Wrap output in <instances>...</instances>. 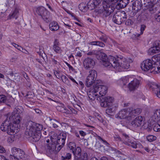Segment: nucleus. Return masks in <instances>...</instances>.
Returning a JSON list of instances; mask_svg holds the SVG:
<instances>
[{
  "mask_svg": "<svg viewBox=\"0 0 160 160\" xmlns=\"http://www.w3.org/2000/svg\"><path fill=\"white\" fill-rule=\"evenodd\" d=\"M26 125V129L25 134L26 137L31 141H38L41 138V131L43 128L42 125L31 121L27 122Z\"/></svg>",
  "mask_w": 160,
  "mask_h": 160,
  "instance_id": "nucleus-1",
  "label": "nucleus"
},
{
  "mask_svg": "<svg viewBox=\"0 0 160 160\" xmlns=\"http://www.w3.org/2000/svg\"><path fill=\"white\" fill-rule=\"evenodd\" d=\"M100 81H96L92 87H91L88 92L89 98L94 100L96 98L105 95L107 92L108 88L102 85Z\"/></svg>",
  "mask_w": 160,
  "mask_h": 160,
  "instance_id": "nucleus-2",
  "label": "nucleus"
},
{
  "mask_svg": "<svg viewBox=\"0 0 160 160\" xmlns=\"http://www.w3.org/2000/svg\"><path fill=\"white\" fill-rule=\"evenodd\" d=\"M110 61L113 62L112 67L119 72L123 71L124 69L128 68L130 63L132 62L131 59L125 58L120 55L117 56L115 58H112Z\"/></svg>",
  "mask_w": 160,
  "mask_h": 160,
  "instance_id": "nucleus-3",
  "label": "nucleus"
},
{
  "mask_svg": "<svg viewBox=\"0 0 160 160\" xmlns=\"http://www.w3.org/2000/svg\"><path fill=\"white\" fill-rule=\"evenodd\" d=\"M11 116L9 118H7L2 123L0 128L3 132H7L9 135H12L14 133H16L18 132V129L13 127V124L12 123L11 119Z\"/></svg>",
  "mask_w": 160,
  "mask_h": 160,
  "instance_id": "nucleus-4",
  "label": "nucleus"
},
{
  "mask_svg": "<svg viewBox=\"0 0 160 160\" xmlns=\"http://www.w3.org/2000/svg\"><path fill=\"white\" fill-rule=\"evenodd\" d=\"M127 18V16L125 11H119L114 15L112 20L115 23L120 25L125 21Z\"/></svg>",
  "mask_w": 160,
  "mask_h": 160,
  "instance_id": "nucleus-5",
  "label": "nucleus"
},
{
  "mask_svg": "<svg viewBox=\"0 0 160 160\" xmlns=\"http://www.w3.org/2000/svg\"><path fill=\"white\" fill-rule=\"evenodd\" d=\"M65 144V141L63 140L60 139V138H58L56 144L52 143L49 144L48 146V148L49 152L52 153L54 152L57 146V150L58 151H59L63 147Z\"/></svg>",
  "mask_w": 160,
  "mask_h": 160,
  "instance_id": "nucleus-6",
  "label": "nucleus"
},
{
  "mask_svg": "<svg viewBox=\"0 0 160 160\" xmlns=\"http://www.w3.org/2000/svg\"><path fill=\"white\" fill-rule=\"evenodd\" d=\"M36 12L46 22H48L51 20L49 17V13L43 7L38 8Z\"/></svg>",
  "mask_w": 160,
  "mask_h": 160,
  "instance_id": "nucleus-7",
  "label": "nucleus"
},
{
  "mask_svg": "<svg viewBox=\"0 0 160 160\" xmlns=\"http://www.w3.org/2000/svg\"><path fill=\"white\" fill-rule=\"evenodd\" d=\"M89 74L87 77L86 81V85L87 87H89L94 82L95 83V81L97 76V72L94 70H92L89 71Z\"/></svg>",
  "mask_w": 160,
  "mask_h": 160,
  "instance_id": "nucleus-8",
  "label": "nucleus"
},
{
  "mask_svg": "<svg viewBox=\"0 0 160 160\" xmlns=\"http://www.w3.org/2000/svg\"><path fill=\"white\" fill-rule=\"evenodd\" d=\"M100 58L102 61V63L105 67H112V64L113 62H111V59L112 58H115L113 56H109L108 59L107 58V57L106 54L104 53H102L100 55Z\"/></svg>",
  "mask_w": 160,
  "mask_h": 160,
  "instance_id": "nucleus-9",
  "label": "nucleus"
},
{
  "mask_svg": "<svg viewBox=\"0 0 160 160\" xmlns=\"http://www.w3.org/2000/svg\"><path fill=\"white\" fill-rule=\"evenodd\" d=\"M145 118L141 116L137 117L131 123V125L134 128L140 127L144 125Z\"/></svg>",
  "mask_w": 160,
  "mask_h": 160,
  "instance_id": "nucleus-10",
  "label": "nucleus"
},
{
  "mask_svg": "<svg viewBox=\"0 0 160 160\" xmlns=\"http://www.w3.org/2000/svg\"><path fill=\"white\" fill-rule=\"evenodd\" d=\"M103 5V8L104 10L103 12V14L104 16L107 17L109 15L114 11L115 8L114 7L111 6L106 2H104Z\"/></svg>",
  "mask_w": 160,
  "mask_h": 160,
  "instance_id": "nucleus-11",
  "label": "nucleus"
},
{
  "mask_svg": "<svg viewBox=\"0 0 160 160\" xmlns=\"http://www.w3.org/2000/svg\"><path fill=\"white\" fill-rule=\"evenodd\" d=\"M101 99L100 104L102 107H107L108 106L113 105L112 102L113 98L111 97L107 96L102 97Z\"/></svg>",
  "mask_w": 160,
  "mask_h": 160,
  "instance_id": "nucleus-12",
  "label": "nucleus"
},
{
  "mask_svg": "<svg viewBox=\"0 0 160 160\" xmlns=\"http://www.w3.org/2000/svg\"><path fill=\"white\" fill-rule=\"evenodd\" d=\"M153 64L150 59H147L144 61L141 64L142 69L145 71H148L151 69Z\"/></svg>",
  "mask_w": 160,
  "mask_h": 160,
  "instance_id": "nucleus-13",
  "label": "nucleus"
},
{
  "mask_svg": "<svg viewBox=\"0 0 160 160\" xmlns=\"http://www.w3.org/2000/svg\"><path fill=\"white\" fill-rule=\"evenodd\" d=\"M18 113H12L11 114H8V115L7 118H8L10 116H11V121L12 119V121L14 123L16 124H19L22 120V118L20 117V115L18 114L19 113H20L22 112L17 111Z\"/></svg>",
  "mask_w": 160,
  "mask_h": 160,
  "instance_id": "nucleus-14",
  "label": "nucleus"
},
{
  "mask_svg": "<svg viewBox=\"0 0 160 160\" xmlns=\"http://www.w3.org/2000/svg\"><path fill=\"white\" fill-rule=\"evenodd\" d=\"M150 90H152L153 93L156 94L157 97L160 98V86L155 82H151L148 85Z\"/></svg>",
  "mask_w": 160,
  "mask_h": 160,
  "instance_id": "nucleus-15",
  "label": "nucleus"
},
{
  "mask_svg": "<svg viewBox=\"0 0 160 160\" xmlns=\"http://www.w3.org/2000/svg\"><path fill=\"white\" fill-rule=\"evenodd\" d=\"M83 64L84 68L87 69L92 68L95 65V62L92 58L87 57L83 61Z\"/></svg>",
  "mask_w": 160,
  "mask_h": 160,
  "instance_id": "nucleus-16",
  "label": "nucleus"
},
{
  "mask_svg": "<svg viewBox=\"0 0 160 160\" xmlns=\"http://www.w3.org/2000/svg\"><path fill=\"white\" fill-rule=\"evenodd\" d=\"M149 52L154 54L160 52V41L156 40L153 43V47L150 48Z\"/></svg>",
  "mask_w": 160,
  "mask_h": 160,
  "instance_id": "nucleus-17",
  "label": "nucleus"
},
{
  "mask_svg": "<svg viewBox=\"0 0 160 160\" xmlns=\"http://www.w3.org/2000/svg\"><path fill=\"white\" fill-rule=\"evenodd\" d=\"M129 116V111H128L126 109H123L119 111L116 115V117L121 119L127 118L128 120H130L128 118Z\"/></svg>",
  "mask_w": 160,
  "mask_h": 160,
  "instance_id": "nucleus-18",
  "label": "nucleus"
},
{
  "mask_svg": "<svg viewBox=\"0 0 160 160\" xmlns=\"http://www.w3.org/2000/svg\"><path fill=\"white\" fill-rule=\"evenodd\" d=\"M140 84V81L137 79H134L129 83L128 87L130 90H133L138 88Z\"/></svg>",
  "mask_w": 160,
  "mask_h": 160,
  "instance_id": "nucleus-19",
  "label": "nucleus"
},
{
  "mask_svg": "<svg viewBox=\"0 0 160 160\" xmlns=\"http://www.w3.org/2000/svg\"><path fill=\"white\" fill-rule=\"evenodd\" d=\"M59 44L58 40L55 39L54 42L53 49L56 53L59 54L61 53L62 52L61 48L59 47Z\"/></svg>",
  "mask_w": 160,
  "mask_h": 160,
  "instance_id": "nucleus-20",
  "label": "nucleus"
},
{
  "mask_svg": "<svg viewBox=\"0 0 160 160\" xmlns=\"http://www.w3.org/2000/svg\"><path fill=\"white\" fill-rule=\"evenodd\" d=\"M20 11V10L18 8H15L14 10L9 15V18L11 19L14 18L17 19L19 16Z\"/></svg>",
  "mask_w": 160,
  "mask_h": 160,
  "instance_id": "nucleus-21",
  "label": "nucleus"
},
{
  "mask_svg": "<svg viewBox=\"0 0 160 160\" xmlns=\"http://www.w3.org/2000/svg\"><path fill=\"white\" fill-rule=\"evenodd\" d=\"M150 72L154 73H159L160 72V62H158L156 64L153 63Z\"/></svg>",
  "mask_w": 160,
  "mask_h": 160,
  "instance_id": "nucleus-22",
  "label": "nucleus"
},
{
  "mask_svg": "<svg viewBox=\"0 0 160 160\" xmlns=\"http://www.w3.org/2000/svg\"><path fill=\"white\" fill-rule=\"evenodd\" d=\"M72 152L74 156V160H79L81 153V150L80 148L79 147H77Z\"/></svg>",
  "mask_w": 160,
  "mask_h": 160,
  "instance_id": "nucleus-23",
  "label": "nucleus"
},
{
  "mask_svg": "<svg viewBox=\"0 0 160 160\" xmlns=\"http://www.w3.org/2000/svg\"><path fill=\"white\" fill-rule=\"evenodd\" d=\"M99 4L95 0H90L88 3V9L90 10H93Z\"/></svg>",
  "mask_w": 160,
  "mask_h": 160,
  "instance_id": "nucleus-24",
  "label": "nucleus"
},
{
  "mask_svg": "<svg viewBox=\"0 0 160 160\" xmlns=\"http://www.w3.org/2000/svg\"><path fill=\"white\" fill-rule=\"evenodd\" d=\"M141 110L139 108L132 109L131 111H129V115L130 116L128 117L129 119H131L132 118L134 117V116L137 114H139L141 112Z\"/></svg>",
  "mask_w": 160,
  "mask_h": 160,
  "instance_id": "nucleus-25",
  "label": "nucleus"
},
{
  "mask_svg": "<svg viewBox=\"0 0 160 160\" xmlns=\"http://www.w3.org/2000/svg\"><path fill=\"white\" fill-rule=\"evenodd\" d=\"M16 157H18V160L19 158L22 160H27L29 158V157L25 154V152L20 149L18 155H16Z\"/></svg>",
  "mask_w": 160,
  "mask_h": 160,
  "instance_id": "nucleus-26",
  "label": "nucleus"
},
{
  "mask_svg": "<svg viewBox=\"0 0 160 160\" xmlns=\"http://www.w3.org/2000/svg\"><path fill=\"white\" fill-rule=\"evenodd\" d=\"M49 27L50 30L53 31H57L59 28L58 23L54 21L50 23Z\"/></svg>",
  "mask_w": 160,
  "mask_h": 160,
  "instance_id": "nucleus-27",
  "label": "nucleus"
},
{
  "mask_svg": "<svg viewBox=\"0 0 160 160\" xmlns=\"http://www.w3.org/2000/svg\"><path fill=\"white\" fill-rule=\"evenodd\" d=\"M57 109L60 112L66 114H70L72 111L71 109H70V110H68L63 105H62L61 106H58L57 107Z\"/></svg>",
  "mask_w": 160,
  "mask_h": 160,
  "instance_id": "nucleus-28",
  "label": "nucleus"
},
{
  "mask_svg": "<svg viewBox=\"0 0 160 160\" xmlns=\"http://www.w3.org/2000/svg\"><path fill=\"white\" fill-rule=\"evenodd\" d=\"M108 108L106 110V113L109 115H111L116 110V107L113 105L108 106Z\"/></svg>",
  "mask_w": 160,
  "mask_h": 160,
  "instance_id": "nucleus-29",
  "label": "nucleus"
},
{
  "mask_svg": "<svg viewBox=\"0 0 160 160\" xmlns=\"http://www.w3.org/2000/svg\"><path fill=\"white\" fill-rule=\"evenodd\" d=\"M153 118L157 122L160 121V109H157L154 110Z\"/></svg>",
  "mask_w": 160,
  "mask_h": 160,
  "instance_id": "nucleus-30",
  "label": "nucleus"
},
{
  "mask_svg": "<svg viewBox=\"0 0 160 160\" xmlns=\"http://www.w3.org/2000/svg\"><path fill=\"white\" fill-rule=\"evenodd\" d=\"M122 135L124 137L123 140H122V142L126 145L129 146L130 143L132 141L130 140L128 136L126 133H123Z\"/></svg>",
  "mask_w": 160,
  "mask_h": 160,
  "instance_id": "nucleus-31",
  "label": "nucleus"
},
{
  "mask_svg": "<svg viewBox=\"0 0 160 160\" xmlns=\"http://www.w3.org/2000/svg\"><path fill=\"white\" fill-rule=\"evenodd\" d=\"M128 2V0H120L117 4V6L118 7L119 9L123 8L127 6Z\"/></svg>",
  "mask_w": 160,
  "mask_h": 160,
  "instance_id": "nucleus-32",
  "label": "nucleus"
},
{
  "mask_svg": "<svg viewBox=\"0 0 160 160\" xmlns=\"http://www.w3.org/2000/svg\"><path fill=\"white\" fill-rule=\"evenodd\" d=\"M79 10L82 12H86L88 9L87 4L83 2L81 3L78 6Z\"/></svg>",
  "mask_w": 160,
  "mask_h": 160,
  "instance_id": "nucleus-33",
  "label": "nucleus"
},
{
  "mask_svg": "<svg viewBox=\"0 0 160 160\" xmlns=\"http://www.w3.org/2000/svg\"><path fill=\"white\" fill-rule=\"evenodd\" d=\"M134 6L135 7H136V8H135L134 9L135 10L136 9V10L138 11L139 10H140L141 9V3L138 1H136L133 4ZM134 8V7H133Z\"/></svg>",
  "mask_w": 160,
  "mask_h": 160,
  "instance_id": "nucleus-34",
  "label": "nucleus"
},
{
  "mask_svg": "<svg viewBox=\"0 0 160 160\" xmlns=\"http://www.w3.org/2000/svg\"><path fill=\"white\" fill-rule=\"evenodd\" d=\"M151 60L155 64L158 62H160V53L153 56Z\"/></svg>",
  "mask_w": 160,
  "mask_h": 160,
  "instance_id": "nucleus-35",
  "label": "nucleus"
},
{
  "mask_svg": "<svg viewBox=\"0 0 160 160\" xmlns=\"http://www.w3.org/2000/svg\"><path fill=\"white\" fill-rule=\"evenodd\" d=\"M68 147L72 152L76 148V144L75 143L73 142H70L68 144Z\"/></svg>",
  "mask_w": 160,
  "mask_h": 160,
  "instance_id": "nucleus-36",
  "label": "nucleus"
},
{
  "mask_svg": "<svg viewBox=\"0 0 160 160\" xmlns=\"http://www.w3.org/2000/svg\"><path fill=\"white\" fill-rule=\"evenodd\" d=\"M52 62V64L54 65H57L59 63L58 61L59 59L58 57L54 56L53 57H52L51 58Z\"/></svg>",
  "mask_w": 160,
  "mask_h": 160,
  "instance_id": "nucleus-37",
  "label": "nucleus"
},
{
  "mask_svg": "<svg viewBox=\"0 0 160 160\" xmlns=\"http://www.w3.org/2000/svg\"><path fill=\"white\" fill-rule=\"evenodd\" d=\"M119 81L121 84H122L123 85H125L128 83V77H124L120 79Z\"/></svg>",
  "mask_w": 160,
  "mask_h": 160,
  "instance_id": "nucleus-38",
  "label": "nucleus"
},
{
  "mask_svg": "<svg viewBox=\"0 0 160 160\" xmlns=\"http://www.w3.org/2000/svg\"><path fill=\"white\" fill-rule=\"evenodd\" d=\"M147 140L150 142H152L156 139L157 138L156 136L152 135H149L147 137Z\"/></svg>",
  "mask_w": 160,
  "mask_h": 160,
  "instance_id": "nucleus-39",
  "label": "nucleus"
},
{
  "mask_svg": "<svg viewBox=\"0 0 160 160\" xmlns=\"http://www.w3.org/2000/svg\"><path fill=\"white\" fill-rule=\"evenodd\" d=\"M71 158V154L69 153H67L66 155H64V156H62L61 157L62 159L64 160L69 159Z\"/></svg>",
  "mask_w": 160,
  "mask_h": 160,
  "instance_id": "nucleus-40",
  "label": "nucleus"
},
{
  "mask_svg": "<svg viewBox=\"0 0 160 160\" xmlns=\"http://www.w3.org/2000/svg\"><path fill=\"white\" fill-rule=\"evenodd\" d=\"M96 137L98 139L102 141V142L107 146L108 147L109 146V144L108 142L102 139L100 136L97 135Z\"/></svg>",
  "mask_w": 160,
  "mask_h": 160,
  "instance_id": "nucleus-41",
  "label": "nucleus"
},
{
  "mask_svg": "<svg viewBox=\"0 0 160 160\" xmlns=\"http://www.w3.org/2000/svg\"><path fill=\"white\" fill-rule=\"evenodd\" d=\"M108 38L105 34H103L99 38V39L105 42H107Z\"/></svg>",
  "mask_w": 160,
  "mask_h": 160,
  "instance_id": "nucleus-42",
  "label": "nucleus"
},
{
  "mask_svg": "<svg viewBox=\"0 0 160 160\" xmlns=\"http://www.w3.org/2000/svg\"><path fill=\"white\" fill-rule=\"evenodd\" d=\"M153 130L155 132H159L160 131V124H156L153 128Z\"/></svg>",
  "mask_w": 160,
  "mask_h": 160,
  "instance_id": "nucleus-43",
  "label": "nucleus"
},
{
  "mask_svg": "<svg viewBox=\"0 0 160 160\" xmlns=\"http://www.w3.org/2000/svg\"><path fill=\"white\" fill-rule=\"evenodd\" d=\"M61 78L62 81L65 83H68L69 80L67 78L65 75H62L61 76Z\"/></svg>",
  "mask_w": 160,
  "mask_h": 160,
  "instance_id": "nucleus-44",
  "label": "nucleus"
},
{
  "mask_svg": "<svg viewBox=\"0 0 160 160\" xmlns=\"http://www.w3.org/2000/svg\"><path fill=\"white\" fill-rule=\"evenodd\" d=\"M88 154L86 153H83L81 157L80 160H88Z\"/></svg>",
  "mask_w": 160,
  "mask_h": 160,
  "instance_id": "nucleus-45",
  "label": "nucleus"
},
{
  "mask_svg": "<svg viewBox=\"0 0 160 160\" xmlns=\"http://www.w3.org/2000/svg\"><path fill=\"white\" fill-rule=\"evenodd\" d=\"M12 45L14 46L15 48H17L18 50L21 51L22 50H23V48L19 46L16 43H12Z\"/></svg>",
  "mask_w": 160,
  "mask_h": 160,
  "instance_id": "nucleus-46",
  "label": "nucleus"
},
{
  "mask_svg": "<svg viewBox=\"0 0 160 160\" xmlns=\"http://www.w3.org/2000/svg\"><path fill=\"white\" fill-rule=\"evenodd\" d=\"M130 146H131L132 148H137V143L136 141H132L130 143Z\"/></svg>",
  "mask_w": 160,
  "mask_h": 160,
  "instance_id": "nucleus-47",
  "label": "nucleus"
},
{
  "mask_svg": "<svg viewBox=\"0 0 160 160\" xmlns=\"http://www.w3.org/2000/svg\"><path fill=\"white\" fill-rule=\"evenodd\" d=\"M133 22L130 19H127L125 22V24L128 26H130L133 24Z\"/></svg>",
  "mask_w": 160,
  "mask_h": 160,
  "instance_id": "nucleus-48",
  "label": "nucleus"
},
{
  "mask_svg": "<svg viewBox=\"0 0 160 160\" xmlns=\"http://www.w3.org/2000/svg\"><path fill=\"white\" fill-rule=\"evenodd\" d=\"M6 98L5 95H0V103L2 102H4L6 101Z\"/></svg>",
  "mask_w": 160,
  "mask_h": 160,
  "instance_id": "nucleus-49",
  "label": "nucleus"
},
{
  "mask_svg": "<svg viewBox=\"0 0 160 160\" xmlns=\"http://www.w3.org/2000/svg\"><path fill=\"white\" fill-rule=\"evenodd\" d=\"M58 138H60V139L62 140H63L65 141V140L66 139V134L65 133H62L59 136H58Z\"/></svg>",
  "mask_w": 160,
  "mask_h": 160,
  "instance_id": "nucleus-50",
  "label": "nucleus"
},
{
  "mask_svg": "<svg viewBox=\"0 0 160 160\" xmlns=\"http://www.w3.org/2000/svg\"><path fill=\"white\" fill-rule=\"evenodd\" d=\"M113 138L116 141H122L121 140L120 137L118 135H115L114 136Z\"/></svg>",
  "mask_w": 160,
  "mask_h": 160,
  "instance_id": "nucleus-51",
  "label": "nucleus"
},
{
  "mask_svg": "<svg viewBox=\"0 0 160 160\" xmlns=\"http://www.w3.org/2000/svg\"><path fill=\"white\" fill-rule=\"evenodd\" d=\"M97 118L100 122L104 123V120L100 115H98L97 116Z\"/></svg>",
  "mask_w": 160,
  "mask_h": 160,
  "instance_id": "nucleus-52",
  "label": "nucleus"
},
{
  "mask_svg": "<svg viewBox=\"0 0 160 160\" xmlns=\"http://www.w3.org/2000/svg\"><path fill=\"white\" fill-rule=\"evenodd\" d=\"M146 28V26L144 24L142 25L141 26V34H142L143 33V31Z\"/></svg>",
  "mask_w": 160,
  "mask_h": 160,
  "instance_id": "nucleus-53",
  "label": "nucleus"
},
{
  "mask_svg": "<svg viewBox=\"0 0 160 160\" xmlns=\"http://www.w3.org/2000/svg\"><path fill=\"white\" fill-rule=\"evenodd\" d=\"M64 25L68 28H70L72 27V24L70 22L67 23L64 22Z\"/></svg>",
  "mask_w": 160,
  "mask_h": 160,
  "instance_id": "nucleus-54",
  "label": "nucleus"
},
{
  "mask_svg": "<svg viewBox=\"0 0 160 160\" xmlns=\"http://www.w3.org/2000/svg\"><path fill=\"white\" fill-rule=\"evenodd\" d=\"M154 18L155 19V20H156V21L158 22H160V15L157 14L155 15L154 16Z\"/></svg>",
  "mask_w": 160,
  "mask_h": 160,
  "instance_id": "nucleus-55",
  "label": "nucleus"
},
{
  "mask_svg": "<svg viewBox=\"0 0 160 160\" xmlns=\"http://www.w3.org/2000/svg\"><path fill=\"white\" fill-rule=\"evenodd\" d=\"M97 46H98L102 47H104L105 46V45L102 42L100 41H98Z\"/></svg>",
  "mask_w": 160,
  "mask_h": 160,
  "instance_id": "nucleus-56",
  "label": "nucleus"
},
{
  "mask_svg": "<svg viewBox=\"0 0 160 160\" xmlns=\"http://www.w3.org/2000/svg\"><path fill=\"white\" fill-rule=\"evenodd\" d=\"M68 78L70 79L72 82L76 83L77 84H78V83L75 80L72 76L70 75H68Z\"/></svg>",
  "mask_w": 160,
  "mask_h": 160,
  "instance_id": "nucleus-57",
  "label": "nucleus"
},
{
  "mask_svg": "<svg viewBox=\"0 0 160 160\" xmlns=\"http://www.w3.org/2000/svg\"><path fill=\"white\" fill-rule=\"evenodd\" d=\"M18 58L16 56L12 58L10 60V61L11 62H14L17 60Z\"/></svg>",
  "mask_w": 160,
  "mask_h": 160,
  "instance_id": "nucleus-58",
  "label": "nucleus"
},
{
  "mask_svg": "<svg viewBox=\"0 0 160 160\" xmlns=\"http://www.w3.org/2000/svg\"><path fill=\"white\" fill-rule=\"evenodd\" d=\"M5 151L4 148L2 146L0 145V153L4 152Z\"/></svg>",
  "mask_w": 160,
  "mask_h": 160,
  "instance_id": "nucleus-59",
  "label": "nucleus"
},
{
  "mask_svg": "<svg viewBox=\"0 0 160 160\" xmlns=\"http://www.w3.org/2000/svg\"><path fill=\"white\" fill-rule=\"evenodd\" d=\"M108 1L112 4H113L117 2L119 0H108Z\"/></svg>",
  "mask_w": 160,
  "mask_h": 160,
  "instance_id": "nucleus-60",
  "label": "nucleus"
},
{
  "mask_svg": "<svg viewBox=\"0 0 160 160\" xmlns=\"http://www.w3.org/2000/svg\"><path fill=\"white\" fill-rule=\"evenodd\" d=\"M95 54V51L89 52L87 53L88 55H91Z\"/></svg>",
  "mask_w": 160,
  "mask_h": 160,
  "instance_id": "nucleus-61",
  "label": "nucleus"
},
{
  "mask_svg": "<svg viewBox=\"0 0 160 160\" xmlns=\"http://www.w3.org/2000/svg\"><path fill=\"white\" fill-rule=\"evenodd\" d=\"M98 43V41H93L90 42V44L91 45L97 46Z\"/></svg>",
  "mask_w": 160,
  "mask_h": 160,
  "instance_id": "nucleus-62",
  "label": "nucleus"
},
{
  "mask_svg": "<svg viewBox=\"0 0 160 160\" xmlns=\"http://www.w3.org/2000/svg\"><path fill=\"white\" fill-rule=\"evenodd\" d=\"M79 133L81 135H82V136H84L86 135L85 133L82 131H80Z\"/></svg>",
  "mask_w": 160,
  "mask_h": 160,
  "instance_id": "nucleus-63",
  "label": "nucleus"
},
{
  "mask_svg": "<svg viewBox=\"0 0 160 160\" xmlns=\"http://www.w3.org/2000/svg\"><path fill=\"white\" fill-rule=\"evenodd\" d=\"M76 56L79 57H81L82 56V54L80 51H78L76 53Z\"/></svg>",
  "mask_w": 160,
  "mask_h": 160,
  "instance_id": "nucleus-64",
  "label": "nucleus"
}]
</instances>
